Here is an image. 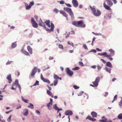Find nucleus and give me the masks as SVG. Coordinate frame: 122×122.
Listing matches in <instances>:
<instances>
[{"instance_id": "obj_7", "label": "nucleus", "mask_w": 122, "mask_h": 122, "mask_svg": "<svg viewBox=\"0 0 122 122\" xmlns=\"http://www.w3.org/2000/svg\"><path fill=\"white\" fill-rule=\"evenodd\" d=\"M17 86L19 88L20 91L21 90V87L20 85L18 83V81L17 80H16L15 82L12 85V86Z\"/></svg>"}, {"instance_id": "obj_4", "label": "nucleus", "mask_w": 122, "mask_h": 122, "mask_svg": "<svg viewBox=\"0 0 122 122\" xmlns=\"http://www.w3.org/2000/svg\"><path fill=\"white\" fill-rule=\"evenodd\" d=\"M37 71V69L36 67H35L33 69L31 72L30 76V78H33L36 72Z\"/></svg>"}, {"instance_id": "obj_53", "label": "nucleus", "mask_w": 122, "mask_h": 122, "mask_svg": "<svg viewBox=\"0 0 122 122\" xmlns=\"http://www.w3.org/2000/svg\"><path fill=\"white\" fill-rule=\"evenodd\" d=\"M66 4L67 6L69 7H71V5L69 4Z\"/></svg>"}, {"instance_id": "obj_43", "label": "nucleus", "mask_w": 122, "mask_h": 122, "mask_svg": "<svg viewBox=\"0 0 122 122\" xmlns=\"http://www.w3.org/2000/svg\"><path fill=\"white\" fill-rule=\"evenodd\" d=\"M79 69V68L78 67H76L72 69V70H78Z\"/></svg>"}, {"instance_id": "obj_50", "label": "nucleus", "mask_w": 122, "mask_h": 122, "mask_svg": "<svg viewBox=\"0 0 122 122\" xmlns=\"http://www.w3.org/2000/svg\"><path fill=\"white\" fill-rule=\"evenodd\" d=\"M79 65L80 66H83L84 65L83 64V63L82 62L79 61Z\"/></svg>"}, {"instance_id": "obj_38", "label": "nucleus", "mask_w": 122, "mask_h": 122, "mask_svg": "<svg viewBox=\"0 0 122 122\" xmlns=\"http://www.w3.org/2000/svg\"><path fill=\"white\" fill-rule=\"evenodd\" d=\"M53 11L54 12H55L56 13H57L59 11V10L57 9L56 8H55L53 10Z\"/></svg>"}, {"instance_id": "obj_3", "label": "nucleus", "mask_w": 122, "mask_h": 122, "mask_svg": "<svg viewBox=\"0 0 122 122\" xmlns=\"http://www.w3.org/2000/svg\"><path fill=\"white\" fill-rule=\"evenodd\" d=\"M90 7L92 11L93 14L96 16H99L100 15L101 13L100 11L95 9V7L94 6L92 7L91 6Z\"/></svg>"}, {"instance_id": "obj_49", "label": "nucleus", "mask_w": 122, "mask_h": 122, "mask_svg": "<svg viewBox=\"0 0 122 122\" xmlns=\"http://www.w3.org/2000/svg\"><path fill=\"white\" fill-rule=\"evenodd\" d=\"M24 54L26 55L27 56H30L28 52H27L26 51L24 53Z\"/></svg>"}, {"instance_id": "obj_13", "label": "nucleus", "mask_w": 122, "mask_h": 122, "mask_svg": "<svg viewBox=\"0 0 122 122\" xmlns=\"http://www.w3.org/2000/svg\"><path fill=\"white\" fill-rule=\"evenodd\" d=\"M103 6L104 7L105 9L110 11H111V9L110 7L107 5L105 3V2H104L103 4Z\"/></svg>"}, {"instance_id": "obj_6", "label": "nucleus", "mask_w": 122, "mask_h": 122, "mask_svg": "<svg viewBox=\"0 0 122 122\" xmlns=\"http://www.w3.org/2000/svg\"><path fill=\"white\" fill-rule=\"evenodd\" d=\"M31 21L32 26L34 28H37L38 26L37 24L35 21L34 18L32 17L31 20Z\"/></svg>"}, {"instance_id": "obj_14", "label": "nucleus", "mask_w": 122, "mask_h": 122, "mask_svg": "<svg viewBox=\"0 0 122 122\" xmlns=\"http://www.w3.org/2000/svg\"><path fill=\"white\" fill-rule=\"evenodd\" d=\"M60 13L62 14L64 16L66 17V19L68 20L67 15L65 12L61 10L60 11Z\"/></svg>"}, {"instance_id": "obj_59", "label": "nucleus", "mask_w": 122, "mask_h": 122, "mask_svg": "<svg viewBox=\"0 0 122 122\" xmlns=\"http://www.w3.org/2000/svg\"><path fill=\"white\" fill-rule=\"evenodd\" d=\"M50 102H49V103H51V104H52V102H53V100L51 98L50 99Z\"/></svg>"}, {"instance_id": "obj_41", "label": "nucleus", "mask_w": 122, "mask_h": 122, "mask_svg": "<svg viewBox=\"0 0 122 122\" xmlns=\"http://www.w3.org/2000/svg\"><path fill=\"white\" fill-rule=\"evenodd\" d=\"M39 84V81H36L35 83L34 84V86H36L38 85Z\"/></svg>"}, {"instance_id": "obj_10", "label": "nucleus", "mask_w": 122, "mask_h": 122, "mask_svg": "<svg viewBox=\"0 0 122 122\" xmlns=\"http://www.w3.org/2000/svg\"><path fill=\"white\" fill-rule=\"evenodd\" d=\"M72 3L75 7H76L78 5V4L77 0H72Z\"/></svg>"}, {"instance_id": "obj_33", "label": "nucleus", "mask_w": 122, "mask_h": 122, "mask_svg": "<svg viewBox=\"0 0 122 122\" xmlns=\"http://www.w3.org/2000/svg\"><path fill=\"white\" fill-rule=\"evenodd\" d=\"M54 78L56 80H58L59 77L56 75L54 74Z\"/></svg>"}, {"instance_id": "obj_15", "label": "nucleus", "mask_w": 122, "mask_h": 122, "mask_svg": "<svg viewBox=\"0 0 122 122\" xmlns=\"http://www.w3.org/2000/svg\"><path fill=\"white\" fill-rule=\"evenodd\" d=\"M23 114L25 116H27L28 114V110L27 109H25L24 110Z\"/></svg>"}, {"instance_id": "obj_35", "label": "nucleus", "mask_w": 122, "mask_h": 122, "mask_svg": "<svg viewBox=\"0 0 122 122\" xmlns=\"http://www.w3.org/2000/svg\"><path fill=\"white\" fill-rule=\"evenodd\" d=\"M69 14L72 18H73L74 17V14L72 11H71L70 13H69Z\"/></svg>"}, {"instance_id": "obj_64", "label": "nucleus", "mask_w": 122, "mask_h": 122, "mask_svg": "<svg viewBox=\"0 0 122 122\" xmlns=\"http://www.w3.org/2000/svg\"><path fill=\"white\" fill-rule=\"evenodd\" d=\"M53 59V57H52L50 56L49 57V60H51Z\"/></svg>"}, {"instance_id": "obj_8", "label": "nucleus", "mask_w": 122, "mask_h": 122, "mask_svg": "<svg viewBox=\"0 0 122 122\" xmlns=\"http://www.w3.org/2000/svg\"><path fill=\"white\" fill-rule=\"evenodd\" d=\"M41 79L44 82L49 83H50L49 80L43 77V76L41 74Z\"/></svg>"}, {"instance_id": "obj_32", "label": "nucleus", "mask_w": 122, "mask_h": 122, "mask_svg": "<svg viewBox=\"0 0 122 122\" xmlns=\"http://www.w3.org/2000/svg\"><path fill=\"white\" fill-rule=\"evenodd\" d=\"M21 98L22 100L25 103H27V101H28V99H25L23 97H21Z\"/></svg>"}, {"instance_id": "obj_11", "label": "nucleus", "mask_w": 122, "mask_h": 122, "mask_svg": "<svg viewBox=\"0 0 122 122\" xmlns=\"http://www.w3.org/2000/svg\"><path fill=\"white\" fill-rule=\"evenodd\" d=\"M6 78L8 80V82L9 83H10L12 82V80L11 79V75L10 74L9 75L7 76L6 77Z\"/></svg>"}, {"instance_id": "obj_54", "label": "nucleus", "mask_w": 122, "mask_h": 122, "mask_svg": "<svg viewBox=\"0 0 122 122\" xmlns=\"http://www.w3.org/2000/svg\"><path fill=\"white\" fill-rule=\"evenodd\" d=\"M101 60L105 64L106 63V61L104 59H101Z\"/></svg>"}, {"instance_id": "obj_39", "label": "nucleus", "mask_w": 122, "mask_h": 122, "mask_svg": "<svg viewBox=\"0 0 122 122\" xmlns=\"http://www.w3.org/2000/svg\"><path fill=\"white\" fill-rule=\"evenodd\" d=\"M47 107L49 108L50 107H51V106L52 105V104H51V103H49L47 104Z\"/></svg>"}, {"instance_id": "obj_9", "label": "nucleus", "mask_w": 122, "mask_h": 122, "mask_svg": "<svg viewBox=\"0 0 122 122\" xmlns=\"http://www.w3.org/2000/svg\"><path fill=\"white\" fill-rule=\"evenodd\" d=\"M66 71L67 74L70 76H72L73 74V72L70 70L69 68H67L66 69Z\"/></svg>"}, {"instance_id": "obj_28", "label": "nucleus", "mask_w": 122, "mask_h": 122, "mask_svg": "<svg viewBox=\"0 0 122 122\" xmlns=\"http://www.w3.org/2000/svg\"><path fill=\"white\" fill-rule=\"evenodd\" d=\"M28 107L29 108H30L32 109L34 108L33 105L31 103H29V105L28 106Z\"/></svg>"}, {"instance_id": "obj_51", "label": "nucleus", "mask_w": 122, "mask_h": 122, "mask_svg": "<svg viewBox=\"0 0 122 122\" xmlns=\"http://www.w3.org/2000/svg\"><path fill=\"white\" fill-rule=\"evenodd\" d=\"M34 4V2L33 1H32L30 3V5L31 6H32Z\"/></svg>"}, {"instance_id": "obj_12", "label": "nucleus", "mask_w": 122, "mask_h": 122, "mask_svg": "<svg viewBox=\"0 0 122 122\" xmlns=\"http://www.w3.org/2000/svg\"><path fill=\"white\" fill-rule=\"evenodd\" d=\"M65 114L66 115H72L73 113L72 111L70 110H67L65 112Z\"/></svg>"}, {"instance_id": "obj_16", "label": "nucleus", "mask_w": 122, "mask_h": 122, "mask_svg": "<svg viewBox=\"0 0 122 122\" xmlns=\"http://www.w3.org/2000/svg\"><path fill=\"white\" fill-rule=\"evenodd\" d=\"M64 10L69 13L72 11L71 9L67 7L64 8Z\"/></svg>"}, {"instance_id": "obj_21", "label": "nucleus", "mask_w": 122, "mask_h": 122, "mask_svg": "<svg viewBox=\"0 0 122 122\" xmlns=\"http://www.w3.org/2000/svg\"><path fill=\"white\" fill-rule=\"evenodd\" d=\"M86 119H88L89 120H90L93 121H95L96 120V119L94 118H92V117H90L89 116H88L86 118Z\"/></svg>"}, {"instance_id": "obj_1", "label": "nucleus", "mask_w": 122, "mask_h": 122, "mask_svg": "<svg viewBox=\"0 0 122 122\" xmlns=\"http://www.w3.org/2000/svg\"><path fill=\"white\" fill-rule=\"evenodd\" d=\"M44 24V23L42 22V20L40 18V20L38 24V25H39L44 27V28L46 31L49 32H51L52 31H53L54 26V24L53 23H51V28L50 29L47 28L45 25H43Z\"/></svg>"}, {"instance_id": "obj_62", "label": "nucleus", "mask_w": 122, "mask_h": 122, "mask_svg": "<svg viewBox=\"0 0 122 122\" xmlns=\"http://www.w3.org/2000/svg\"><path fill=\"white\" fill-rule=\"evenodd\" d=\"M60 3L61 4H63L64 3V1H63V0H61V1H60Z\"/></svg>"}, {"instance_id": "obj_52", "label": "nucleus", "mask_w": 122, "mask_h": 122, "mask_svg": "<svg viewBox=\"0 0 122 122\" xmlns=\"http://www.w3.org/2000/svg\"><path fill=\"white\" fill-rule=\"evenodd\" d=\"M12 62V61H11L8 62L6 63V65H7L9 64H11Z\"/></svg>"}, {"instance_id": "obj_46", "label": "nucleus", "mask_w": 122, "mask_h": 122, "mask_svg": "<svg viewBox=\"0 0 122 122\" xmlns=\"http://www.w3.org/2000/svg\"><path fill=\"white\" fill-rule=\"evenodd\" d=\"M83 92H81L78 94V96H81L83 94Z\"/></svg>"}, {"instance_id": "obj_42", "label": "nucleus", "mask_w": 122, "mask_h": 122, "mask_svg": "<svg viewBox=\"0 0 122 122\" xmlns=\"http://www.w3.org/2000/svg\"><path fill=\"white\" fill-rule=\"evenodd\" d=\"M73 87L75 89H78L79 87V86H78L76 85H74L73 86Z\"/></svg>"}, {"instance_id": "obj_56", "label": "nucleus", "mask_w": 122, "mask_h": 122, "mask_svg": "<svg viewBox=\"0 0 122 122\" xmlns=\"http://www.w3.org/2000/svg\"><path fill=\"white\" fill-rule=\"evenodd\" d=\"M95 39H96V38L95 37H94L93 38L92 41V45H93V42L94 41H95Z\"/></svg>"}, {"instance_id": "obj_31", "label": "nucleus", "mask_w": 122, "mask_h": 122, "mask_svg": "<svg viewBox=\"0 0 122 122\" xmlns=\"http://www.w3.org/2000/svg\"><path fill=\"white\" fill-rule=\"evenodd\" d=\"M98 55L102 56H105V55H106V52H104L102 53H99L98 54Z\"/></svg>"}, {"instance_id": "obj_22", "label": "nucleus", "mask_w": 122, "mask_h": 122, "mask_svg": "<svg viewBox=\"0 0 122 122\" xmlns=\"http://www.w3.org/2000/svg\"><path fill=\"white\" fill-rule=\"evenodd\" d=\"M107 2V4L110 7L112 6L113 5V3L112 1L111 0H108Z\"/></svg>"}, {"instance_id": "obj_2", "label": "nucleus", "mask_w": 122, "mask_h": 122, "mask_svg": "<svg viewBox=\"0 0 122 122\" xmlns=\"http://www.w3.org/2000/svg\"><path fill=\"white\" fill-rule=\"evenodd\" d=\"M72 24L73 25L77 27L84 28L86 26L85 25L82 20L78 21H73L72 22Z\"/></svg>"}, {"instance_id": "obj_44", "label": "nucleus", "mask_w": 122, "mask_h": 122, "mask_svg": "<svg viewBox=\"0 0 122 122\" xmlns=\"http://www.w3.org/2000/svg\"><path fill=\"white\" fill-rule=\"evenodd\" d=\"M97 68L98 71H100L101 68L102 67V66H100L99 65H98L97 66Z\"/></svg>"}, {"instance_id": "obj_20", "label": "nucleus", "mask_w": 122, "mask_h": 122, "mask_svg": "<svg viewBox=\"0 0 122 122\" xmlns=\"http://www.w3.org/2000/svg\"><path fill=\"white\" fill-rule=\"evenodd\" d=\"M112 56L110 55H108L106 53V55H105V57H107L108 59H109L110 60H113V58L111 57Z\"/></svg>"}, {"instance_id": "obj_27", "label": "nucleus", "mask_w": 122, "mask_h": 122, "mask_svg": "<svg viewBox=\"0 0 122 122\" xmlns=\"http://www.w3.org/2000/svg\"><path fill=\"white\" fill-rule=\"evenodd\" d=\"M16 46V42L13 43L11 45V47L12 48H14Z\"/></svg>"}, {"instance_id": "obj_18", "label": "nucleus", "mask_w": 122, "mask_h": 122, "mask_svg": "<svg viewBox=\"0 0 122 122\" xmlns=\"http://www.w3.org/2000/svg\"><path fill=\"white\" fill-rule=\"evenodd\" d=\"M109 51L110 52V54H109V55H110L112 56L114 55L115 51L113 49H110L109 50Z\"/></svg>"}, {"instance_id": "obj_37", "label": "nucleus", "mask_w": 122, "mask_h": 122, "mask_svg": "<svg viewBox=\"0 0 122 122\" xmlns=\"http://www.w3.org/2000/svg\"><path fill=\"white\" fill-rule=\"evenodd\" d=\"M117 95H116L114 98L113 100L112 101V102H113L115 100H116L117 99Z\"/></svg>"}, {"instance_id": "obj_45", "label": "nucleus", "mask_w": 122, "mask_h": 122, "mask_svg": "<svg viewBox=\"0 0 122 122\" xmlns=\"http://www.w3.org/2000/svg\"><path fill=\"white\" fill-rule=\"evenodd\" d=\"M58 82V80H56L54 81V85L55 86H56Z\"/></svg>"}, {"instance_id": "obj_57", "label": "nucleus", "mask_w": 122, "mask_h": 122, "mask_svg": "<svg viewBox=\"0 0 122 122\" xmlns=\"http://www.w3.org/2000/svg\"><path fill=\"white\" fill-rule=\"evenodd\" d=\"M36 113L37 114H38V115H40V112H39V111H38V110H36Z\"/></svg>"}, {"instance_id": "obj_47", "label": "nucleus", "mask_w": 122, "mask_h": 122, "mask_svg": "<svg viewBox=\"0 0 122 122\" xmlns=\"http://www.w3.org/2000/svg\"><path fill=\"white\" fill-rule=\"evenodd\" d=\"M83 47L85 49H87V47L85 44H83Z\"/></svg>"}, {"instance_id": "obj_60", "label": "nucleus", "mask_w": 122, "mask_h": 122, "mask_svg": "<svg viewBox=\"0 0 122 122\" xmlns=\"http://www.w3.org/2000/svg\"><path fill=\"white\" fill-rule=\"evenodd\" d=\"M96 67L97 66H91V67L93 69H95Z\"/></svg>"}, {"instance_id": "obj_29", "label": "nucleus", "mask_w": 122, "mask_h": 122, "mask_svg": "<svg viewBox=\"0 0 122 122\" xmlns=\"http://www.w3.org/2000/svg\"><path fill=\"white\" fill-rule=\"evenodd\" d=\"M117 117L119 119H122V113H120L119 114L118 116Z\"/></svg>"}, {"instance_id": "obj_23", "label": "nucleus", "mask_w": 122, "mask_h": 122, "mask_svg": "<svg viewBox=\"0 0 122 122\" xmlns=\"http://www.w3.org/2000/svg\"><path fill=\"white\" fill-rule=\"evenodd\" d=\"M91 114L93 117H96L97 115V114L94 112H92L91 113Z\"/></svg>"}, {"instance_id": "obj_48", "label": "nucleus", "mask_w": 122, "mask_h": 122, "mask_svg": "<svg viewBox=\"0 0 122 122\" xmlns=\"http://www.w3.org/2000/svg\"><path fill=\"white\" fill-rule=\"evenodd\" d=\"M59 48L60 49H63V46L61 45H59Z\"/></svg>"}, {"instance_id": "obj_30", "label": "nucleus", "mask_w": 122, "mask_h": 122, "mask_svg": "<svg viewBox=\"0 0 122 122\" xmlns=\"http://www.w3.org/2000/svg\"><path fill=\"white\" fill-rule=\"evenodd\" d=\"M106 71H108L109 73H110L111 72V68L108 67H106Z\"/></svg>"}, {"instance_id": "obj_36", "label": "nucleus", "mask_w": 122, "mask_h": 122, "mask_svg": "<svg viewBox=\"0 0 122 122\" xmlns=\"http://www.w3.org/2000/svg\"><path fill=\"white\" fill-rule=\"evenodd\" d=\"M107 121V119L106 118H105L104 119H102V120H99V121L100 122H106Z\"/></svg>"}, {"instance_id": "obj_63", "label": "nucleus", "mask_w": 122, "mask_h": 122, "mask_svg": "<svg viewBox=\"0 0 122 122\" xmlns=\"http://www.w3.org/2000/svg\"><path fill=\"white\" fill-rule=\"evenodd\" d=\"M96 50L98 51H102V50L100 49L99 48H97L96 49Z\"/></svg>"}, {"instance_id": "obj_25", "label": "nucleus", "mask_w": 122, "mask_h": 122, "mask_svg": "<svg viewBox=\"0 0 122 122\" xmlns=\"http://www.w3.org/2000/svg\"><path fill=\"white\" fill-rule=\"evenodd\" d=\"M25 5L26 6L25 8L26 10H29L31 7V6L30 5H28L26 3Z\"/></svg>"}, {"instance_id": "obj_34", "label": "nucleus", "mask_w": 122, "mask_h": 122, "mask_svg": "<svg viewBox=\"0 0 122 122\" xmlns=\"http://www.w3.org/2000/svg\"><path fill=\"white\" fill-rule=\"evenodd\" d=\"M15 74L17 76H18L20 75V72L17 71H15Z\"/></svg>"}, {"instance_id": "obj_24", "label": "nucleus", "mask_w": 122, "mask_h": 122, "mask_svg": "<svg viewBox=\"0 0 122 122\" xmlns=\"http://www.w3.org/2000/svg\"><path fill=\"white\" fill-rule=\"evenodd\" d=\"M47 94L51 96V97H54L53 95L52 94L51 92H50L49 91L47 90Z\"/></svg>"}, {"instance_id": "obj_17", "label": "nucleus", "mask_w": 122, "mask_h": 122, "mask_svg": "<svg viewBox=\"0 0 122 122\" xmlns=\"http://www.w3.org/2000/svg\"><path fill=\"white\" fill-rule=\"evenodd\" d=\"M27 49L28 51L30 54H32V49L30 46H27Z\"/></svg>"}, {"instance_id": "obj_26", "label": "nucleus", "mask_w": 122, "mask_h": 122, "mask_svg": "<svg viewBox=\"0 0 122 122\" xmlns=\"http://www.w3.org/2000/svg\"><path fill=\"white\" fill-rule=\"evenodd\" d=\"M106 65L107 66L110 67H112L111 63L109 62H108L106 63Z\"/></svg>"}, {"instance_id": "obj_19", "label": "nucleus", "mask_w": 122, "mask_h": 122, "mask_svg": "<svg viewBox=\"0 0 122 122\" xmlns=\"http://www.w3.org/2000/svg\"><path fill=\"white\" fill-rule=\"evenodd\" d=\"M50 21L49 20H47L46 21L45 23L46 24V25L49 27H51V25H50Z\"/></svg>"}, {"instance_id": "obj_61", "label": "nucleus", "mask_w": 122, "mask_h": 122, "mask_svg": "<svg viewBox=\"0 0 122 122\" xmlns=\"http://www.w3.org/2000/svg\"><path fill=\"white\" fill-rule=\"evenodd\" d=\"M108 94V93L107 92H106L105 93V94L104 95V96L105 97H106L107 96Z\"/></svg>"}, {"instance_id": "obj_58", "label": "nucleus", "mask_w": 122, "mask_h": 122, "mask_svg": "<svg viewBox=\"0 0 122 122\" xmlns=\"http://www.w3.org/2000/svg\"><path fill=\"white\" fill-rule=\"evenodd\" d=\"M119 105L120 106H122V98H121V100L120 102Z\"/></svg>"}, {"instance_id": "obj_40", "label": "nucleus", "mask_w": 122, "mask_h": 122, "mask_svg": "<svg viewBox=\"0 0 122 122\" xmlns=\"http://www.w3.org/2000/svg\"><path fill=\"white\" fill-rule=\"evenodd\" d=\"M11 115H10L7 119V121L8 122H10L11 121Z\"/></svg>"}, {"instance_id": "obj_5", "label": "nucleus", "mask_w": 122, "mask_h": 122, "mask_svg": "<svg viewBox=\"0 0 122 122\" xmlns=\"http://www.w3.org/2000/svg\"><path fill=\"white\" fill-rule=\"evenodd\" d=\"M100 78L98 77L96 78L95 81L92 82L93 84L95 87H97L98 85V83L100 80Z\"/></svg>"}, {"instance_id": "obj_55", "label": "nucleus", "mask_w": 122, "mask_h": 122, "mask_svg": "<svg viewBox=\"0 0 122 122\" xmlns=\"http://www.w3.org/2000/svg\"><path fill=\"white\" fill-rule=\"evenodd\" d=\"M21 51L23 52L24 54L25 52L26 51L25 50H24V48H22L21 50Z\"/></svg>"}]
</instances>
